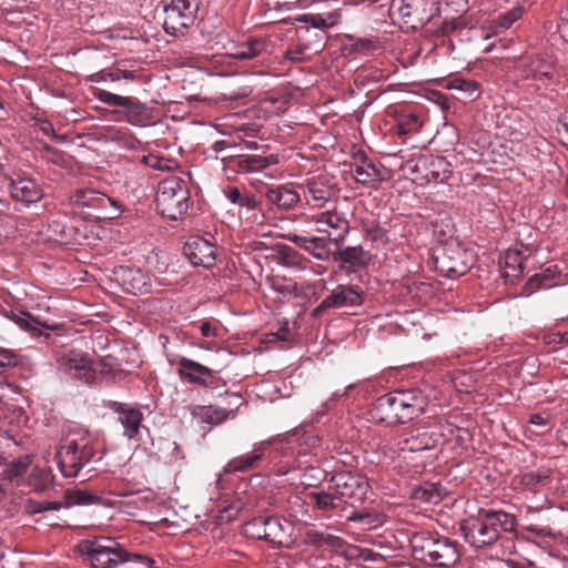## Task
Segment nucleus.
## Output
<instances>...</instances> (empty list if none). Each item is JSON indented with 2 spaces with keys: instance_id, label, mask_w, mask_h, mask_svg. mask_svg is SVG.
Here are the masks:
<instances>
[{
  "instance_id": "38",
  "label": "nucleus",
  "mask_w": 568,
  "mask_h": 568,
  "mask_svg": "<svg viewBox=\"0 0 568 568\" xmlns=\"http://www.w3.org/2000/svg\"><path fill=\"white\" fill-rule=\"evenodd\" d=\"M51 481V471L40 466H34L28 476V485L37 493L44 491Z\"/></svg>"
},
{
  "instance_id": "7",
  "label": "nucleus",
  "mask_w": 568,
  "mask_h": 568,
  "mask_svg": "<svg viewBox=\"0 0 568 568\" xmlns=\"http://www.w3.org/2000/svg\"><path fill=\"white\" fill-rule=\"evenodd\" d=\"M155 202L162 216L176 221L189 210L190 191L186 182L178 176L164 179L159 183Z\"/></svg>"
},
{
  "instance_id": "21",
  "label": "nucleus",
  "mask_w": 568,
  "mask_h": 568,
  "mask_svg": "<svg viewBox=\"0 0 568 568\" xmlns=\"http://www.w3.org/2000/svg\"><path fill=\"white\" fill-rule=\"evenodd\" d=\"M9 191L13 200L26 204L39 202L43 197L42 189L32 179H11L9 181Z\"/></svg>"
},
{
  "instance_id": "14",
  "label": "nucleus",
  "mask_w": 568,
  "mask_h": 568,
  "mask_svg": "<svg viewBox=\"0 0 568 568\" xmlns=\"http://www.w3.org/2000/svg\"><path fill=\"white\" fill-rule=\"evenodd\" d=\"M106 203L120 209L116 201L97 192L93 189H78L72 192L65 201L60 203V211L63 214H74L75 209L82 207H105Z\"/></svg>"
},
{
  "instance_id": "47",
  "label": "nucleus",
  "mask_w": 568,
  "mask_h": 568,
  "mask_svg": "<svg viewBox=\"0 0 568 568\" xmlns=\"http://www.w3.org/2000/svg\"><path fill=\"white\" fill-rule=\"evenodd\" d=\"M305 540L308 545L320 547L322 545L334 546L341 541V538L333 535H326L316 530H307L305 532Z\"/></svg>"
},
{
  "instance_id": "36",
  "label": "nucleus",
  "mask_w": 568,
  "mask_h": 568,
  "mask_svg": "<svg viewBox=\"0 0 568 568\" xmlns=\"http://www.w3.org/2000/svg\"><path fill=\"white\" fill-rule=\"evenodd\" d=\"M525 12L523 7H515L505 13H500L496 19L490 22L493 33L497 34L509 29L517 20H519Z\"/></svg>"
},
{
  "instance_id": "22",
  "label": "nucleus",
  "mask_w": 568,
  "mask_h": 568,
  "mask_svg": "<svg viewBox=\"0 0 568 568\" xmlns=\"http://www.w3.org/2000/svg\"><path fill=\"white\" fill-rule=\"evenodd\" d=\"M286 239L297 245L298 247L308 252L313 257L320 261H328L331 255V250L328 247L327 240L325 237L320 236H302L297 234H288Z\"/></svg>"
},
{
  "instance_id": "49",
  "label": "nucleus",
  "mask_w": 568,
  "mask_h": 568,
  "mask_svg": "<svg viewBox=\"0 0 568 568\" xmlns=\"http://www.w3.org/2000/svg\"><path fill=\"white\" fill-rule=\"evenodd\" d=\"M246 536L265 540L264 516L255 517L244 525Z\"/></svg>"
},
{
  "instance_id": "12",
  "label": "nucleus",
  "mask_w": 568,
  "mask_h": 568,
  "mask_svg": "<svg viewBox=\"0 0 568 568\" xmlns=\"http://www.w3.org/2000/svg\"><path fill=\"white\" fill-rule=\"evenodd\" d=\"M331 488L339 499H365L369 485L365 477L351 471H339L332 476Z\"/></svg>"
},
{
  "instance_id": "45",
  "label": "nucleus",
  "mask_w": 568,
  "mask_h": 568,
  "mask_svg": "<svg viewBox=\"0 0 568 568\" xmlns=\"http://www.w3.org/2000/svg\"><path fill=\"white\" fill-rule=\"evenodd\" d=\"M13 322L22 329L31 333L32 336H39L41 329L39 328V321H37L30 313H21L13 316Z\"/></svg>"
},
{
  "instance_id": "44",
  "label": "nucleus",
  "mask_w": 568,
  "mask_h": 568,
  "mask_svg": "<svg viewBox=\"0 0 568 568\" xmlns=\"http://www.w3.org/2000/svg\"><path fill=\"white\" fill-rule=\"evenodd\" d=\"M24 508L28 514L36 515V514L50 511V510H60L61 508H63V503L62 501H47V500L38 501V500H33V499H28L26 501Z\"/></svg>"
},
{
  "instance_id": "29",
  "label": "nucleus",
  "mask_w": 568,
  "mask_h": 568,
  "mask_svg": "<svg viewBox=\"0 0 568 568\" xmlns=\"http://www.w3.org/2000/svg\"><path fill=\"white\" fill-rule=\"evenodd\" d=\"M265 196L270 203L276 205L281 210H288L295 206L301 199L300 194L295 190L286 185H278L268 189Z\"/></svg>"
},
{
  "instance_id": "56",
  "label": "nucleus",
  "mask_w": 568,
  "mask_h": 568,
  "mask_svg": "<svg viewBox=\"0 0 568 568\" xmlns=\"http://www.w3.org/2000/svg\"><path fill=\"white\" fill-rule=\"evenodd\" d=\"M225 196L231 203L241 205L244 195L237 187L231 186L225 190Z\"/></svg>"
},
{
  "instance_id": "37",
  "label": "nucleus",
  "mask_w": 568,
  "mask_h": 568,
  "mask_svg": "<svg viewBox=\"0 0 568 568\" xmlns=\"http://www.w3.org/2000/svg\"><path fill=\"white\" fill-rule=\"evenodd\" d=\"M136 74L132 71L122 70L119 68L115 69H103L99 72H95L88 77L89 82H104V81H111L116 82L121 79L125 80H135Z\"/></svg>"
},
{
  "instance_id": "23",
  "label": "nucleus",
  "mask_w": 568,
  "mask_h": 568,
  "mask_svg": "<svg viewBox=\"0 0 568 568\" xmlns=\"http://www.w3.org/2000/svg\"><path fill=\"white\" fill-rule=\"evenodd\" d=\"M178 374L181 379L191 384L206 386V377H211L213 372L207 366H204L190 358L182 357L178 364Z\"/></svg>"
},
{
  "instance_id": "1",
  "label": "nucleus",
  "mask_w": 568,
  "mask_h": 568,
  "mask_svg": "<svg viewBox=\"0 0 568 568\" xmlns=\"http://www.w3.org/2000/svg\"><path fill=\"white\" fill-rule=\"evenodd\" d=\"M517 520L504 510L480 508L460 524L465 540L475 548H484L496 542L501 532L516 531Z\"/></svg>"
},
{
  "instance_id": "34",
  "label": "nucleus",
  "mask_w": 568,
  "mask_h": 568,
  "mask_svg": "<svg viewBox=\"0 0 568 568\" xmlns=\"http://www.w3.org/2000/svg\"><path fill=\"white\" fill-rule=\"evenodd\" d=\"M102 498L93 493L82 489H67L63 507L88 506L100 504Z\"/></svg>"
},
{
  "instance_id": "3",
  "label": "nucleus",
  "mask_w": 568,
  "mask_h": 568,
  "mask_svg": "<svg viewBox=\"0 0 568 568\" xmlns=\"http://www.w3.org/2000/svg\"><path fill=\"white\" fill-rule=\"evenodd\" d=\"M412 555L415 560L428 566L450 567L459 560L454 541L430 531L415 532L410 539Z\"/></svg>"
},
{
  "instance_id": "55",
  "label": "nucleus",
  "mask_w": 568,
  "mask_h": 568,
  "mask_svg": "<svg viewBox=\"0 0 568 568\" xmlns=\"http://www.w3.org/2000/svg\"><path fill=\"white\" fill-rule=\"evenodd\" d=\"M38 128L44 135L51 136L53 140H62V136L55 133L53 124L49 120H39Z\"/></svg>"
},
{
  "instance_id": "54",
  "label": "nucleus",
  "mask_w": 568,
  "mask_h": 568,
  "mask_svg": "<svg viewBox=\"0 0 568 568\" xmlns=\"http://www.w3.org/2000/svg\"><path fill=\"white\" fill-rule=\"evenodd\" d=\"M544 277L540 274H535L529 278V281L525 284L523 292L525 295L532 294L536 290L540 287H545Z\"/></svg>"
},
{
  "instance_id": "32",
  "label": "nucleus",
  "mask_w": 568,
  "mask_h": 568,
  "mask_svg": "<svg viewBox=\"0 0 568 568\" xmlns=\"http://www.w3.org/2000/svg\"><path fill=\"white\" fill-rule=\"evenodd\" d=\"M352 173L356 181L363 185H371V183L382 180L381 171L364 155L362 156L361 164L352 166Z\"/></svg>"
},
{
  "instance_id": "33",
  "label": "nucleus",
  "mask_w": 568,
  "mask_h": 568,
  "mask_svg": "<svg viewBox=\"0 0 568 568\" xmlns=\"http://www.w3.org/2000/svg\"><path fill=\"white\" fill-rule=\"evenodd\" d=\"M31 466V459L29 456H23L11 463H6L3 459V475L0 479L9 480L11 483H19L24 474Z\"/></svg>"
},
{
  "instance_id": "10",
  "label": "nucleus",
  "mask_w": 568,
  "mask_h": 568,
  "mask_svg": "<svg viewBox=\"0 0 568 568\" xmlns=\"http://www.w3.org/2000/svg\"><path fill=\"white\" fill-rule=\"evenodd\" d=\"M161 3L165 32L172 36L184 34L196 19L197 0H162Z\"/></svg>"
},
{
  "instance_id": "18",
  "label": "nucleus",
  "mask_w": 568,
  "mask_h": 568,
  "mask_svg": "<svg viewBox=\"0 0 568 568\" xmlns=\"http://www.w3.org/2000/svg\"><path fill=\"white\" fill-rule=\"evenodd\" d=\"M275 163H277V159L273 155L240 154L230 156L227 166L236 173L246 174L262 171Z\"/></svg>"
},
{
  "instance_id": "43",
  "label": "nucleus",
  "mask_w": 568,
  "mask_h": 568,
  "mask_svg": "<svg viewBox=\"0 0 568 568\" xmlns=\"http://www.w3.org/2000/svg\"><path fill=\"white\" fill-rule=\"evenodd\" d=\"M389 10L392 14H397L402 18L405 23L414 22V18L417 13L414 1L408 0H392Z\"/></svg>"
},
{
  "instance_id": "61",
  "label": "nucleus",
  "mask_w": 568,
  "mask_h": 568,
  "mask_svg": "<svg viewBox=\"0 0 568 568\" xmlns=\"http://www.w3.org/2000/svg\"><path fill=\"white\" fill-rule=\"evenodd\" d=\"M349 520H352V521H359V523H366V524H371L372 523L371 515L366 514V513L354 514L352 517H349Z\"/></svg>"
},
{
  "instance_id": "63",
  "label": "nucleus",
  "mask_w": 568,
  "mask_h": 568,
  "mask_svg": "<svg viewBox=\"0 0 568 568\" xmlns=\"http://www.w3.org/2000/svg\"><path fill=\"white\" fill-rule=\"evenodd\" d=\"M559 30H560L561 37L568 43V17L562 18L561 23L559 26Z\"/></svg>"
},
{
  "instance_id": "17",
  "label": "nucleus",
  "mask_w": 568,
  "mask_h": 568,
  "mask_svg": "<svg viewBox=\"0 0 568 568\" xmlns=\"http://www.w3.org/2000/svg\"><path fill=\"white\" fill-rule=\"evenodd\" d=\"M524 79H532L548 85L554 82L555 68L540 57L524 59L518 65Z\"/></svg>"
},
{
  "instance_id": "19",
  "label": "nucleus",
  "mask_w": 568,
  "mask_h": 568,
  "mask_svg": "<svg viewBox=\"0 0 568 568\" xmlns=\"http://www.w3.org/2000/svg\"><path fill=\"white\" fill-rule=\"evenodd\" d=\"M302 189L307 203L312 202L317 207H322L334 195V190L325 176L308 179Z\"/></svg>"
},
{
  "instance_id": "20",
  "label": "nucleus",
  "mask_w": 568,
  "mask_h": 568,
  "mask_svg": "<svg viewBox=\"0 0 568 568\" xmlns=\"http://www.w3.org/2000/svg\"><path fill=\"white\" fill-rule=\"evenodd\" d=\"M114 412L123 427V435L129 439H140V429L143 427V413L136 407L120 404Z\"/></svg>"
},
{
  "instance_id": "46",
  "label": "nucleus",
  "mask_w": 568,
  "mask_h": 568,
  "mask_svg": "<svg viewBox=\"0 0 568 568\" xmlns=\"http://www.w3.org/2000/svg\"><path fill=\"white\" fill-rule=\"evenodd\" d=\"M233 415V410H227L214 406L204 407L202 410L203 420L210 424H221Z\"/></svg>"
},
{
  "instance_id": "53",
  "label": "nucleus",
  "mask_w": 568,
  "mask_h": 568,
  "mask_svg": "<svg viewBox=\"0 0 568 568\" xmlns=\"http://www.w3.org/2000/svg\"><path fill=\"white\" fill-rule=\"evenodd\" d=\"M544 277L540 274H535L529 278V281L525 284L523 292L525 295L532 294L536 290L540 287H545Z\"/></svg>"
},
{
  "instance_id": "42",
  "label": "nucleus",
  "mask_w": 568,
  "mask_h": 568,
  "mask_svg": "<svg viewBox=\"0 0 568 568\" xmlns=\"http://www.w3.org/2000/svg\"><path fill=\"white\" fill-rule=\"evenodd\" d=\"M376 48V42L372 39L355 38L353 36H347V42H345L343 47L347 54H367Z\"/></svg>"
},
{
  "instance_id": "58",
  "label": "nucleus",
  "mask_w": 568,
  "mask_h": 568,
  "mask_svg": "<svg viewBox=\"0 0 568 568\" xmlns=\"http://www.w3.org/2000/svg\"><path fill=\"white\" fill-rule=\"evenodd\" d=\"M458 27L459 22L455 19L450 21H444L442 26V32L447 36L453 33Z\"/></svg>"
},
{
  "instance_id": "16",
  "label": "nucleus",
  "mask_w": 568,
  "mask_h": 568,
  "mask_svg": "<svg viewBox=\"0 0 568 568\" xmlns=\"http://www.w3.org/2000/svg\"><path fill=\"white\" fill-rule=\"evenodd\" d=\"M271 442L254 444L253 449L240 456L233 457L223 468V474L247 473L257 468L258 463L266 456Z\"/></svg>"
},
{
  "instance_id": "15",
  "label": "nucleus",
  "mask_w": 568,
  "mask_h": 568,
  "mask_svg": "<svg viewBox=\"0 0 568 568\" xmlns=\"http://www.w3.org/2000/svg\"><path fill=\"white\" fill-rule=\"evenodd\" d=\"M183 253L195 266L212 267L216 261V248L201 236H191L183 246Z\"/></svg>"
},
{
  "instance_id": "24",
  "label": "nucleus",
  "mask_w": 568,
  "mask_h": 568,
  "mask_svg": "<svg viewBox=\"0 0 568 568\" xmlns=\"http://www.w3.org/2000/svg\"><path fill=\"white\" fill-rule=\"evenodd\" d=\"M265 541L277 547L286 545L292 525L276 516H264Z\"/></svg>"
},
{
  "instance_id": "30",
  "label": "nucleus",
  "mask_w": 568,
  "mask_h": 568,
  "mask_svg": "<svg viewBox=\"0 0 568 568\" xmlns=\"http://www.w3.org/2000/svg\"><path fill=\"white\" fill-rule=\"evenodd\" d=\"M333 260L341 262L343 267L361 268L366 265L365 252L362 246H347L333 253Z\"/></svg>"
},
{
  "instance_id": "9",
  "label": "nucleus",
  "mask_w": 568,
  "mask_h": 568,
  "mask_svg": "<svg viewBox=\"0 0 568 568\" xmlns=\"http://www.w3.org/2000/svg\"><path fill=\"white\" fill-rule=\"evenodd\" d=\"M92 94L104 104L123 108L122 111H115V113L131 125L146 126L152 123L148 105L135 98L119 95L100 88H93Z\"/></svg>"
},
{
  "instance_id": "59",
  "label": "nucleus",
  "mask_w": 568,
  "mask_h": 568,
  "mask_svg": "<svg viewBox=\"0 0 568 568\" xmlns=\"http://www.w3.org/2000/svg\"><path fill=\"white\" fill-rule=\"evenodd\" d=\"M200 332L204 337L216 336L215 328L212 327L210 322H202L200 324Z\"/></svg>"
},
{
  "instance_id": "48",
  "label": "nucleus",
  "mask_w": 568,
  "mask_h": 568,
  "mask_svg": "<svg viewBox=\"0 0 568 568\" xmlns=\"http://www.w3.org/2000/svg\"><path fill=\"white\" fill-rule=\"evenodd\" d=\"M448 88L465 92L468 94V98H471V99H475L478 97L477 92H478L479 85L474 80L456 78L450 81V84Z\"/></svg>"
},
{
  "instance_id": "2",
  "label": "nucleus",
  "mask_w": 568,
  "mask_h": 568,
  "mask_svg": "<svg viewBox=\"0 0 568 568\" xmlns=\"http://www.w3.org/2000/svg\"><path fill=\"white\" fill-rule=\"evenodd\" d=\"M426 405V397L419 390H396L378 397L369 414L377 423L404 424L422 415Z\"/></svg>"
},
{
  "instance_id": "5",
  "label": "nucleus",
  "mask_w": 568,
  "mask_h": 568,
  "mask_svg": "<svg viewBox=\"0 0 568 568\" xmlns=\"http://www.w3.org/2000/svg\"><path fill=\"white\" fill-rule=\"evenodd\" d=\"M98 453V442L89 434H70L61 440L55 459L64 477H75Z\"/></svg>"
},
{
  "instance_id": "41",
  "label": "nucleus",
  "mask_w": 568,
  "mask_h": 568,
  "mask_svg": "<svg viewBox=\"0 0 568 568\" xmlns=\"http://www.w3.org/2000/svg\"><path fill=\"white\" fill-rule=\"evenodd\" d=\"M310 498L315 503L316 508L323 511H331L339 508L341 499L334 493L326 491H313L310 494Z\"/></svg>"
},
{
  "instance_id": "25",
  "label": "nucleus",
  "mask_w": 568,
  "mask_h": 568,
  "mask_svg": "<svg viewBox=\"0 0 568 568\" xmlns=\"http://www.w3.org/2000/svg\"><path fill=\"white\" fill-rule=\"evenodd\" d=\"M436 442L434 435L423 432L417 434H404L396 439L394 445L399 452L415 453L434 448Z\"/></svg>"
},
{
  "instance_id": "27",
  "label": "nucleus",
  "mask_w": 568,
  "mask_h": 568,
  "mask_svg": "<svg viewBox=\"0 0 568 568\" xmlns=\"http://www.w3.org/2000/svg\"><path fill=\"white\" fill-rule=\"evenodd\" d=\"M267 47L268 40L266 38L251 37L246 41L235 45L230 55L236 60H250L265 52Z\"/></svg>"
},
{
  "instance_id": "35",
  "label": "nucleus",
  "mask_w": 568,
  "mask_h": 568,
  "mask_svg": "<svg viewBox=\"0 0 568 568\" xmlns=\"http://www.w3.org/2000/svg\"><path fill=\"white\" fill-rule=\"evenodd\" d=\"M341 14L338 12H329L326 14H314V13H304L295 17V21L310 23L312 27L316 29H327L334 27L338 23Z\"/></svg>"
},
{
  "instance_id": "60",
  "label": "nucleus",
  "mask_w": 568,
  "mask_h": 568,
  "mask_svg": "<svg viewBox=\"0 0 568 568\" xmlns=\"http://www.w3.org/2000/svg\"><path fill=\"white\" fill-rule=\"evenodd\" d=\"M558 436H559L560 442L564 445L568 446V418L565 420V423L559 428Z\"/></svg>"
},
{
  "instance_id": "13",
  "label": "nucleus",
  "mask_w": 568,
  "mask_h": 568,
  "mask_svg": "<svg viewBox=\"0 0 568 568\" xmlns=\"http://www.w3.org/2000/svg\"><path fill=\"white\" fill-rule=\"evenodd\" d=\"M363 303L362 292L352 285H338L313 311L312 316L318 318L329 308L359 306Z\"/></svg>"
},
{
  "instance_id": "39",
  "label": "nucleus",
  "mask_w": 568,
  "mask_h": 568,
  "mask_svg": "<svg viewBox=\"0 0 568 568\" xmlns=\"http://www.w3.org/2000/svg\"><path fill=\"white\" fill-rule=\"evenodd\" d=\"M19 364V355L12 349L0 347V388H12V384L8 382L3 372L9 368L16 367Z\"/></svg>"
},
{
  "instance_id": "4",
  "label": "nucleus",
  "mask_w": 568,
  "mask_h": 568,
  "mask_svg": "<svg viewBox=\"0 0 568 568\" xmlns=\"http://www.w3.org/2000/svg\"><path fill=\"white\" fill-rule=\"evenodd\" d=\"M84 552L92 568H116L124 562H134L140 568H153L154 559L128 551L112 538H95L84 546Z\"/></svg>"
},
{
  "instance_id": "6",
  "label": "nucleus",
  "mask_w": 568,
  "mask_h": 568,
  "mask_svg": "<svg viewBox=\"0 0 568 568\" xmlns=\"http://www.w3.org/2000/svg\"><path fill=\"white\" fill-rule=\"evenodd\" d=\"M65 372L74 379L85 384L114 383L122 376V371L114 369L108 358L94 362L89 355L71 351L63 357Z\"/></svg>"
},
{
  "instance_id": "51",
  "label": "nucleus",
  "mask_w": 568,
  "mask_h": 568,
  "mask_svg": "<svg viewBox=\"0 0 568 568\" xmlns=\"http://www.w3.org/2000/svg\"><path fill=\"white\" fill-rule=\"evenodd\" d=\"M547 480H548V476L547 475H541V474L534 473V471L526 473L521 477V483L526 487L531 488V489L534 487H536L537 485H539V484L546 483Z\"/></svg>"
},
{
  "instance_id": "26",
  "label": "nucleus",
  "mask_w": 568,
  "mask_h": 568,
  "mask_svg": "<svg viewBox=\"0 0 568 568\" xmlns=\"http://www.w3.org/2000/svg\"><path fill=\"white\" fill-rule=\"evenodd\" d=\"M118 274L126 292L136 295L149 291V277L140 268L121 267Z\"/></svg>"
},
{
  "instance_id": "31",
  "label": "nucleus",
  "mask_w": 568,
  "mask_h": 568,
  "mask_svg": "<svg viewBox=\"0 0 568 568\" xmlns=\"http://www.w3.org/2000/svg\"><path fill=\"white\" fill-rule=\"evenodd\" d=\"M423 125L422 120L415 113H402L396 118L395 124L392 126V132L399 138H405L409 134L417 133Z\"/></svg>"
},
{
  "instance_id": "40",
  "label": "nucleus",
  "mask_w": 568,
  "mask_h": 568,
  "mask_svg": "<svg viewBox=\"0 0 568 568\" xmlns=\"http://www.w3.org/2000/svg\"><path fill=\"white\" fill-rule=\"evenodd\" d=\"M452 175L449 163L443 156H435L429 160L427 179L434 182H445Z\"/></svg>"
},
{
  "instance_id": "62",
  "label": "nucleus",
  "mask_w": 568,
  "mask_h": 568,
  "mask_svg": "<svg viewBox=\"0 0 568 568\" xmlns=\"http://www.w3.org/2000/svg\"><path fill=\"white\" fill-rule=\"evenodd\" d=\"M240 206H245L247 209L254 210L257 207V201L253 196L244 195Z\"/></svg>"
},
{
  "instance_id": "28",
  "label": "nucleus",
  "mask_w": 568,
  "mask_h": 568,
  "mask_svg": "<svg viewBox=\"0 0 568 568\" xmlns=\"http://www.w3.org/2000/svg\"><path fill=\"white\" fill-rule=\"evenodd\" d=\"M526 257L521 252L509 250L500 260L501 275L506 282H513L519 278L524 272V262Z\"/></svg>"
},
{
  "instance_id": "64",
  "label": "nucleus",
  "mask_w": 568,
  "mask_h": 568,
  "mask_svg": "<svg viewBox=\"0 0 568 568\" xmlns=\"http://www.w3.org/2000/svg\"><path fill=\"white\" fill-rule=\"evenodd\" d=\"M552 342H556L559 344H568V332L554 334Z\"/></svg>"
},
{
  "instance_id": "52",
  "label": "nucleus",
  "mask_w": 568,
  "mask_h": 568,
  "mask_svg": "<svg viewBox=\"0 0 568 568\" xmlns=\"http://www.w3.org/2000/svg\"><path fill=\"white\" fill-rule=\"evenodd\" d=\"M321 470L315 468L306 469L301 477V484L306 487H314L321 481Z\"/></svg>"
},
{
  "instance_id": "57",
  "label": "nucleus",
  "mask_w": 568,
  "mask_h": 568,
  "mask_svg": "<svg viewBox=\"0 0 568 568\" xmlns=\"http://www.w3.org/2000/svg\"><path fill=\"white\" fill-rule=\"evenodd\" d=\"M304 49L296 48V49H288L285 52V58L291 61H301L303 59Z\"/></svg>"
},
{
  "instance_id": "11",
  "label": "nucleus",
  "mask_w": 568,
  "mask_h": 568,
  "mask_svg": "<svg viewBox=\"0 0 568 568\" xmlns=\"http://www.w3.org/2000/svg\"><path fill=\"white\" fill-rule=\"evenodd\" d=\"M304 220L317 224V232L327 233L329 241L339 246L349 232V222L345 214L336 206L312 215H305Z\"/></svg>"
},
{
  "instance_id": "8",
  "label": "nucleus",
  "mask_w": 568,
  "mask_h": 568,
  "mask_svg": "<svg viewBox=\"0 0 568 568\" xmlns=\"http://www.w3.org/2000/svg\"><path fill=\"white\" fill-rule=\"evenodd\" d=\"M433 260L439 273L454 278L468 272L473 254L457 241H448L434 248Z\"/></svg>"
},
{
  "instance_id": "50",
  "label": "nucleus",
  "mask_w": 568,
  "mask_h": 568,
  "mask_svg": "<svg viewBox=\"0 0 568 568\" xmlns=\"http://www.w3.org/2000/svg\"><path fill=\"white\" fill-rule=\"evenodd\" d=\"M413 496L415 499L426 503H436L440 499L437 488L432 484H425V486L416 488Z\"/></svg>"
}]
</instances>
